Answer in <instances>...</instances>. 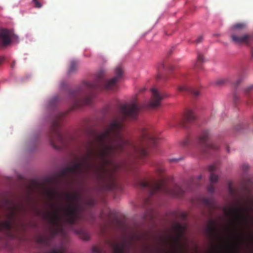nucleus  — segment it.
Masks as SVG:
<instances>
[{"label": "nucleus", "instance_id": "nucleus-1", "mask_svg": "<svg viewBox=\"0 0 253 253\" xmlns=\"http://www.w3.org/2000/svg\"><path fill=\"white\" fill-rule=\"evenodd\" d=\"M140 106L137 100L134 98L130 104L120 106L119 110L122 119L114 120L107 126L105 131L99 134H95L93 139L87 146L86 154L80 162L72 166H67L60 172L59 176L67 178L72 175H86L93 167L92 161H99L102 166L96 169L97 178L104 182H108L114 179L113 171L107 168L105 165L109 163V159L122 152L124 147L129 142L122 134L124 128L123 120L126 118L136 119Z\"/></svg>", "mask_w": 253, "mask_h": 253}, {"label": "nucleus", "instance_id": "nucleus-2", "mask_svg": "<svg viewBox=\"0 0 253 253\" xmlns=\"http://www.w3.org/2000/svg\"><path fill=\"white\" fill-rule=\"evenodd\" d=\"M123 74V69L119 66L115 68V76L111 80H106L100 75L96 82H83L76 90L70 92V97L74 108L90 105L93 98L92 91L96 89H110L115 87Z\"/></svg>", "mask_w": 253, "mask_h": 253}, {"label": "nucleus", "instance_id": "nucleus-3", "mask_svg": "<svg viewBox=\"0 0 253 253\" xmlns=\"http://www.w3.org/2000/svg\"><path fill=\"white\" fill-rule=\"evenodd\" d=\"M0 208H4L7 211L6 213L7 220L0 221V232H4L7 236H11V230L15 226L16 220L19 218V214H25L26 209L22 205L8 199H4L2 203L0 202Z\"/></svg>", "mask_w": 253, "mask_h": 253}, {"label": "nucleus", "instance_id": "nucleus-4", "mask_svg": "<svg viewBox=\"0 0 253 253\" xmlns=\"http://www.w3.org/2000/svg\"><path fill=\"white\" fill-rule=\"evenodd\" d=\"M139 185L140 188L148 191L149 198L159 193L176 197H181L184 193L183 189L178 185H175L172 188L169 187L164 179L160 181L153 180L150 182L142 181L139 183Z\"/></svg>", "mask_w": 253, "mask_h": 253}, {"label": "nucleus", "instance_id": "nucleus-5", "mask_svg": "<svg viewBox=\"0 0 253 253\" xmlns=\"http://www.w3.org/2000/svg\"><path fill=\"white\" fill-rule=\"evenodd\" d=\"M65 199L69 203L63 208V213L65 222L70 225L75 224L80 216L81 205L80 203L81 196L79 193L73 194L66 193L64 195Z\"/></svg>", "mask_w": 253, "mask_h": 253}, {"label": "nucleus", "instance_id": "nucleus-6", "mask_svg": "<svg viewBox=\"0 0 253 253\" xmlns=\"http://www.w3.org/2000/svg\"><path fill=\"white\" fill-rule=\"evenodd\" d=\"M65 115L63 113H57L52 120L48 137L50 143L55 149H61L65 147L64 137L59 129L62 119Z\"/></svg>", "mask_w": 253, "mask_h": 253}, {"label": "nucleus", "instance_id": "nucleus-7", "mask_svg": "<svg viewBox=\"0 0 253 253\" xmlns=\"http://www.w3.org/2000/svg\"><path fill=\"white\" fill-rule=\"evenodd\" d=\"M157 143V138L153 133L146 128L142 129L140 144L135 148L138 157L144 159L148 156V149L151 147H155Z\"/></svg>", "mask_w": 253, "mask_h": 253}, {"label": "nucleus", "instance_id": "nucleus-8", "mask_svg": "<svg viewBox=\"0 0 253 253\" xmlns=\"http://www.w3.org/2000/svg\"><path fill=\"white\" fill-rule=\"evenodd\" d=\"M224 215L232 219L234 223L244 227L248 226V209L241 207H226L223 209Z\"/></svg>", "mask_w": 253, "mask_h": 253}, {"label": "nucleus", "instance_id": "nucleus-9", "mask_svg": "<svg viewBox=\"0 0 253 253\" xmlns=\"http://www.w3.org/2000/svg\"><path fill=\"white\" fill-rule=\"evenodd\" d=\"M42 217L47 220L52 227L49 229V234L51 238L57 234H64V230L62 223V218L57 211L42 213Z\"/></svg>", "mask_w": 253, "mask_h": 253}, {"label": "nucleus", "instance_id": "nucleus-10", "mask_svg": "<svg viewBox=\"0 0 253 253\" xmlns=\"http://www.w3.org/2000/svg\"><path fill=\"white\" fill-rule=\"evenodd\" d=\"M246 28L247 25L244 22L236 23L232 26V30L233 33L231 35V39L234 42L238 44H245L247 45L253 43V34H240L241 31Z\"/></svg>", "mask_w": 253, "mask_h": 253}, {"label": "nucleus", "instance_id": "nucleus-11", "mask_svg": "<svg viewBox=\"0 0 253 253\" xmlns=\"http://www.w3.org/2000/svg\"><path fill=\"white\" fill-rule=\"evenodd\" d=\"M210 136V131L205 130L202 131L197 138L198 149L203 154H210L211 151L216 150L218 148L217 144L209 142Z\"/></svg>", "mask_w": 253, "mask_h": 253}, {"label": "nucleus", "instance_id": "nucleus-12", "mask_svg": "<svg viewBox=\"0 0 253 253\" xmlns=\"http://www.w3.org/2000/svg\"><path fill=\"white\" fill-rule=\"evenodd\" d=\"M14 37L12 30L0 29V45L1 46L8 45L11 43V39Z\"/></svg>", "mask_w": 253, "mask_h": 253}, {"label": "nucleus", "instance_id": "nucleus-13", "mask_svg": "<svg viewBox=\"0 0 253 253\" xmlns=\"http://www.w3.org/2000/svg\"><path fill=\"white\" fill-rule=\"evenodd\" d=\"M151 92L152 97L149 106L152 108H156L160 105L162 100L166 97V95L154 88L151 89Z\"/></svg>", "mask_w": 253, "mask_h": 253}, {"label": "nucleus", "instance_id": "nucleus-14", "mask_svg": "<svg viewBox=\"0 0 253 253\" xmlns=\"http://www.w3.org/2000/svg\"><path fill=\"white\" fill-rule=\"evenodd\" d=\"M205 231L209 238L213 239L215 238L217 234V230L216 227V222L214 220H209Z\"/></svg>", "mask_w": 253, "mask_h": 253}, {"label": "nucleus", "instance_id": "nucleus-15", "mask_svg": "<svg viewBox=\"0 0 253 253\" xmlns=\"http://www.w3.org/2000/svg\"><path fill=\"white\" fill-rule=\"evenodd\" d=\"M114 253H125L126 249L127 243L125 241L123 243H111L110 245Z\"/></svg>", "mask_w": 253, "mask_h": 253}, {"label": "nucleus", "instance_id": "nucleus-16", "mask_svg": "<svg viewBox=\"0 0 253 253\" xmlns=\"http://www.w3.org/2000/svg\"><path fill=\"white\" fill-rule=\"evenodd\" d=\"M196 120V117L194 112L190 110H188L185 113L182 120L181 121V125L185 126L186 124L192 123Z\"/></svg>", "mask_w": 253, "mask_h": 253}, {"label": "nucleus", "instance_id": "nucleus-17", "mask_svg": "<svg viewBox=\"0 0 253 253\" xmlns=\"http://www.w3.org/2000/svg\"><path fill=\"white\" fill-rule=\"evenodd\" d=\"M177 90L180 92H187L192 94L194 96L197 97L200 94L199 90L194 88H189L185 86H179Z\"/></svg>", "mask_w": 253, "mask_h": 253}, {"label": "nucleus", "instance_id": "nucleus-18", "mask_svg": "<svg viewBox=\"0 0 253 253\" xmlns=\"http://www.w3.org/2000/svg\"><path fill=\"white\" fill-rule=\"evenodd\" d=\"M209 171L211 172L210 176V182L212 183L216 182L218 181V176L214 174L213 172L216 170V166L212 165H211L208 167Z\"/></svg>", "mask_w": 253, "mask_h": 253}, {"label": "nucleus", "instance_id": "nucleus-19", "mask_svg": "<svg viewBox=\"0 0 253 253\" xmlns=\"http://www.w3.org/2000/svg\"><path fill=\"white\" fill-rule=\"evenodd\" d=\"M74 232L78 235L80 238L84 240L87 241L89 239L88 234L82 229L75 230Z\"/></svg>", "mask_w": 253, "mask_h": 253}, {"label": "nucleus", "instance_id": "nucleus-20", "mask_svg": "<svg viewBox=\"0 0 253 253\" xmlns=\"http://www.w3.org/2000/svg\"><path fill=\"white\" fill-rule=\"evenodd\" d=\"M203 202L210 210H212L216 207L215 202L212 198H203Z\"/></svg>", "mask_w": 253, "mask_h": 253}, {"label": "nucleus", "instance_id": "nucleus-21", "mask_svg": "<svg viewBox=\"0 0 253 253\" xmlns=\"http://www.w3.org/2000/svg\"><path fill=\"white\" fill-rule=\"evenodd\" d=\"M79 65V62L75 60H72L71 61L70 66L68 71L69 74H73L76 72L78 69Z\"/></svg>", "mask_w": 253, "mask_h": 253}, {"label": "nucleus", "instance_id": "nucleus-22", "mask_svg": "<svg viewBox=\"0 0 253 253\" xmlns=\"http://www.w3.org/2000/svg\"><path fill=\"white\" fill-rule=\"evenodd\" d=\"M46 194L48 197L52 200H54L57 196H59L60 195L57 191L50 190H47Z\"/></svg>", "mask_w": 253, "mask_h": 253}, {"label": "nucleus", "instance_id": "nucleus-23", "mask_svg": "<svg viewBox=\"0 0 253 253\" xmlns=\"http://www.w3.org/2000/svg\"><path fill=\"white\" fill-rule=\"evenodd\" d=\"M240 239L243 241H245L247 239H253V235L251 233H248L246 235V236H240Z\"/></svg>", "mask_w": 253, "mask_h": 253}, {"label": "nucleus", "instance_id": "nucleus-24", "mask_svg": "<svg viewBox=\"0 0 253 253\" xmlns=\"http://www.w3.org/2000/svg\"><path fill=\"white\" fill-rule=\"evenodd\" d=\"M39 242L43 244L46 245L48 243V239L46 237H41L39 239Z\"/></svg>", "mask_w": 253, "mask_h": 253}, {"label": "nucleus", "instance_id": "nucleus-25", "mask_svg": "<svg viewBox=\"0 0 253 253\" xmlns=\"http://www.w3.org/2000/svg\"><path fill=\"white\" fill-rule=\"evenodd\" d=\"M34 3V6L36 8H41L42 6V3L38 0H32Z\"/></svg>", "mask_w": 253, "mask_h": 253}, {"label": "nucleus", "instance_id": "nucleus-26", "mask_svg": "<svg viewBox=\"0 0 253 253\" xmlns=\"http://www.w3.org/2000/svg\"><path fill=\"white\" fill-rule=\"evenodd\" d=\"M190 142L191 140L189 138H186L181 143V145L184 147H186L190 143Z\"/></svg>", "mask_w": 253, "mask_h": 253}, {"label": "nucleus", "instance_id": "nucleus-27", "mask_svg": "<svg viewBox=\"0 0 253 253\" xmlns=\"http://www.w3.org/2000/svg\"><path fill=\"white\" fill-rule=\"evenodd\" d=\"M253 89V85H250L245 89L244 92L246 94H247L249 92Z\"/></svg>", "mask_w": 253, "mask_h": 253}, {"label": "nucleus", "instance_id": "nucleus-28", "mask_svg": "<svg viewBox=\"0 0 253 253\" xmlns=\"http://www.w3.org/2000/svg\"><path fill=\"white\" fill-rule=\"evenodd\" d=\"M209 192L212 193L214 192V187L212 185H210L208 187Z\"/></svg>", "mask_w": 253, "mask_h": 253}, {"label": "nucleus", "instance_id": "nucleus-29", "mask_svg": "<svg viewBox=\"0 0 253 253\" xmlns=\"http://www.w3.org/2000/svg\"><path fill=\"white\" fill-rule=\"evenodd\" d=\"M49 253H64L62 249L61 250H57V249H53L51 250Z\"/></svg>", "mask_w": 253, "mask_h": 253}, {"label": "nucleus", "instance_id": "nucleus-30", "mask_svg": "<svg viewBox=\"0 0 253 253\" xmlns=\"http://www.w3.org/2000/svg\"><path fill=\"white\" fill-rule=\"evenodd\" d=\"M204 61V57L201 54H198V62H203Z\"/></svg>", "mask_w": 253, "mask_h": 253}, {"label": "nucleus", "instance_id": "nucleus-31", "mask_svg": "<svg viewBox=\"0 0 253 253\" xmlns=\"http://www.w3.org/2000/svg\"><path fill=\"white\" fill-rule=\"evenodd\" d=\"M165 171L163 167H159L157 169V173L159 174H162Z\"/></svg>", "mask_w": 253, "mask_h": 253}, {"label": "nucleus", "instance_id": "nucleus-32", "mask_svg": "<svg viewBox=\"0 0 253 253\" xmlns=\"http://www.w3.org/2000/svg\"><path fill=\"white\" fill-rule=\"evenodd\" d=\"M203 41V37L202 36L199 37L195 41V42L200 43Z\"/></svg>", "mask_w": 253, "mask_h": 253}, {"label": "nucleus", "instance_id": "nucleus-33", "mask_svg": "<svg viewBox=\"0 0 253 253\" xmlns=\"http://www.w3.org/2000/svg\"><path fill=\"white\" fill-rule=\"evenodd\" d=\"M180 160H181V158H179V159H169V161L170 163L177 162L179 161Z\"/></svg>", "mask_w": 253, "mask_h": 253}, {"label": "nucleus", "instance_id": "nucleus-34", "mask_svg": "<svg viewBox=\"0 0 253 253\" xmlns=\"http://www.w3.org/2000/svg\"><path fill=\"white\" fill-rule=\"evenodd\" d=\"M223 83V81H222V80H219V81H217V82H216L217 84H221Z\"/></svg>", "mask_w": 253, "mask_h": 253}, {"label": "nucleus", "instance_id": "nucleus-35", "mask_svg": "<svg viewBox=\"0 0 253 253\" xmlns=\"http://www.w3.org/2000/svg\"><path fill=\"white\" fill-rule=\"evenodd\" d=\"M93 251L95 253H99V251L98 250V249H96L95 248H93Z\"/></svg>", "mask_w": 253, "mask_h": 253}, {"label": "nucleus", "instance_id": "nucleus-36", "mask_svg": "<svg viewBox=\"0 0 253 253\" xmlns=\"http://www.w3.org/2000/svg\"><path fill=\"white\" fill-rule=\"evenodd\" d=\"M238 99V97L236 95V94L234 95V100L235 101H236V100Z\"/></svg>", "mask_w": 253, "mask_h": 253}, {"label": "nucleus", "instance_id": "nucleus-37", "mask_svg": "<svg viewBox=\"0 0 253 253\" xmlns=\"http://www.w3.org/2000/svg\"><path fill=\"white\" fill-rule=\"evenodd\" d=\"M229 191L232 194L233 193V190L231 187H229Z\"/></svg>", "mask_w": 253, "mask_h": 253}, {"label": "nucleus", "instance_id": "nucleus-38", "mask_svg": "<svg viewBox=\"0 0 253 253\" xmlns=\"http://www.w3.org/2000/svg\"><path fill=\"white\" fill-rule=\"evenodd\" d=\"M253 58V50H251V58L252 59Z\"/></svg>", "mask_w": 253, "mask_h": 253}, {"label": "nucleus", "instance_id": "nucleus-39", "mask_svg": "<svg viewBox=\"0 0 253 253\" xmlns=\"http://www.w3.org/2000/svg\"><path fill=\"white\" fill-rule=\"evenodd\" d=\"M50 206L51 208H52V209H54L55 207V205L53 204H50Z\"/></svg>", "mask_w": 253, "mask_h": 253}, {"label": "nucleus", "instance_id": "nucleus-40", "mask_svg": "<svg viewBox=\"0 0 253 253\" xmlns=\"http://www.w3.org/2000/svg\"><path fill=\"white\" fill-rule=\"evenodd\" d=\"M3 57L0 58V64L3 61Z\"/></svg>", "mask_w": 253, "mask_h": 253}, {"label": "nucleus", "instance_id": "nucleus-41", "mask_svg": "<svg viewBox=\"0 0 253 253\" xmlns=\"http://www.w3.org/2000/svg\"><path fill=\"white\" fill-rule=\"evenodd\" d=\"M65 85V83H64V82L61 83V86H62V87H64Z\"/></svg>", "mask_w": 253, "mask_h": 253}, {"label": "nucleus", "instance_id": "nucleus-42", "mask_svg": "<svg viewBox=\"0 0 253 253\" xmlns=\"http://www.w3.org/2000/svg\"><path fill=\"white\" fill-rule=\"evenodd\" d=\"M244 170H247L248 169V166H244Z\"/></svg>", "mask_w": 253, "mask_h": 253}, {"label": "nucleus", "instance_id": "nucleus-43", "mask_svg": "<svg viewBox=\"0 0 253 253\" xmlns=\"http://www.w3.org/2000/svg\"><path fill=\"white\" fill-rule=\"evenodd\" d=\"M240 82V80L237 81L236 82V85H237L238 84H239Z\"/></svg>", "mask_w": 253, "mask_h": 253}, {"label": "nucleus", "instance_id": "nucleus-44", "mask_svg": "<svg viewBox=\"0 0 253 253\" xmlns=\"http://www.w3.org/2000/svg\"><path fill=\"white\" fill-rule=\"evenodd\" d=\"M145 90V88H143L140 90V92H143V91Z\"/></svg>", "mask_w": 253, "mask_h": 253}, {"label": "nucleus", "instance_id": "nucleus-45", "mask_svg": "<svg viewBox=\"0 0 253 253\" xmlns=\"http://www.w3.org/2000/svg\"><path fill=\"white\" fill-rule=\"evenodd\" d=\"M149 201H150L149 198V199H146V203H148H148H149Z\"/></svg>", "mask_w": 253, "mask_h": 253}, {"label": "nucleus", "instance_id": "nucleus-46", "mask_svg": "<svg viewBox=\"0 0 253 253\" xmlns=\"http://www.w3.org/2000/svg\"><path fill=\"white\" fill-rule=\"evenodd\" d=\"M161 66H162V68H164V64H162L161 65Z\"/></svg>", "mask_w": 253, "mask_h": 253}, {"label": "nucleus", "instance_id": "nucleus-47", "mask_svg": "<svg viewBox=\"0 0 253 253\" xmlns=\"http://www.w3.org/2000/svg\"><path fill=\"white\" fill-rule=\"evenodd\" d=\"M89 204L90 205L93 204V202L92 201H90Z\"/></svg>", "mask_w": 253, "mask_h": 253}, {"label": "nucleus", "instance_id": "nucleus-48", "mask_svg": "<svg viewBox=\"0 0 253 253\" xmlns=\"http://www.w3.org/2000/svg\"><path fill=\"white\" fill-rule=\"evenodd\" d=\"M158 78L159 79H160V78H161L160 76V75L158 76Z\"/></svg>", "mask_w": 253, "mask_h": 253}, {"label": "nucleus", "instance_id": "nucleus-49", "mask_svg": "<svg viewBox=\"0 0 253 253\" xmlns=\"http://www.w3.org/2000/svg\"><path fill=\"white\" fill-rule=\"evenodd\" d=\"M178 228H181V226H180V225H178Z\"/></svg>", "mask_w": 253, "mask_h": 253}, {"label": "nucleus", "instance_id": "nucleus-50", "mask_svg": "<svg viewBox=\"0 0 253 253\" xmlns=\"http://www.w3.org/2000/svg\"><path fill=\"white\" fill-rule=\"evenodd\" d=\"M237 247L238 248H239V244L237 245Z\"/></svg>", "mask_w": 253, "mask_h": 253}, {"label": "nucleus", "instance_id": "nucleus-51", "mask_svg": "<svg viewBox=\"0 0 253 253\" xmlns=\"http://www.w3.org/2000/svg\"><path fill=\"white\" fill-rule=\"evenodd\" d=\"M54 100H56V98H54Z\"/></svg>", "mask_w": 253, "mask_h": 253}, {"label": "nucleus", "instance_id": "nucleus-52", "mask_svg": "<svg viewBox=\"0 0 253 253\" xmlns=\"http://www.w3.org/2000/svg\"><path fill=\"white\" fill-rule=\"evenodd\" d=\"M230 253H233V252H230Z\"/></svg>", "mask_w": 253, "mask_h": 253}]
</instances>
